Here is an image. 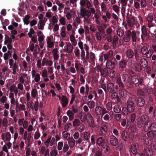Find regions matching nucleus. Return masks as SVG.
<instances>
[{
    "label": "nucleus",
    "instance_id": "14",
    "mask_svg": "<svg viewBox=\"0 0 156 156\" xmlns=\"http://www.w3.org/2000/svg\"><path fill=\"white\" fill-rule=\"evenodd\" d=\"M50 23L48 24V29L51 30L55 24H57L58 22V20L56 16H53L52 17L49 19Z\"/></svg>",
    "mask_w": 156,
    "mask_h": 156
},
{
    "label": "nucleus",
    "instance_id": "50",
    "mask_svg": "<svg viewBox=\"0 0 156 156\" xmlns=\"http://www.w3.org/2000/svg\"><path fill=\"white\" fill-rule=\"evenodd\" d=\"M5 143H6L7 142L6 141L5 142V141H1L0 142V144L1 145H2V150L5 152L7 154H8V153L9 152L8 150L10 149L11 147H9V148H8V147H7V146H6V147L7 148V149H6L5 148L4 149V145L5 144Z\"/></svg>",
    "mask_w": 156,
    "mask_h": 156
},
{
    "label": "nucleus",
    "instance_id": "49",
    "mask_svg": "<svg viewBox=\"0 0 156 156\" xmlns=\"http://www.w3.org/2000/svg\"><path fill=\"white\" fill-rule=\"evenodd\" d=\"M34 139V140H37L39 139L41 136V133L38 129L33 134Z\"/></svg>",
    "mask_w": 156,
    "mask_h": 156
},
{
    "label": "nucleus",
    "instance_id": "2",
    "mask_svg": "<svg viewBox=\"0 0 156 156\" xmlns=\"http://www.w3.org/2000/svg\"><path fill=\"white\" fill-rule=\"evenodd\" d=\"M78 45L81 50V58L82 60L84 59L85 55H87L89 52V47L86 43L80 40L78 43Z\"/></svg>",
    "mask_w": 156,
    "mask_h": 156
},
{
    "label": "nucleus",
    "instance_id": "38",
    "mask_svg": "<svg viewBox=\"0 0 156 156\" xmlns=\"http://www.w3.org/2000/svg\"><path fill=\"white\" fill-rule=\"evenodd\" d=\"M61 104L63 107H65L68 104V101L67 97L63 95L61 98Z\"/></svg>",
    "mask_w": 156,
    "mask_h": 156
},
{
    "label": "nucleus",
    "instance_id": "25",
    "mask_svg": "<svg viewBox=\"0 0 156 156\" xmlns=\"http://www.w3.org/2000/svg\"><path fill=\"white\" fill-rule=\"evenodd\" d=\"M96 143L99 146H104L106 144L105 140L102 137H99L96 140Z\"/></svg>",
    "mask_w": 156,
    "mask_h": 156
},
{
    "label": "nucleus",
    "instance_id": "29",
    "mask_svg": "<svg viewBox=\"0 0 156 156\" xmlns=\"http://www.w3.org/2000/svg\"><path fill=\"white\" fill-rule=\"evenodd\" d=\"M122 79L126 84L128 83L130 85H133V83L130 82L129 77L127 74H123L122 75Z\"/></svg>",
    "mask_w": 156,
    "mask_h": 156
},
{
    "label": "nucleus",
    "instance_id": "31",
    "mask_svg": "<svg viewBox=\"0 0 156 156\" xmlns=\"http://www.w3.org/2000/svg\"><path fill=\"white\" fill-rule=\"evenodd\" d=\"M72 24L70 23H68L66 24V29L67 32H70V34H72V32H74V34H75L76 29L74 28H73Z\"/></svg>",
    "mask_w": 156,
    "mask_h": 156
},
{
    "label": "nucleus",
    "instance_id": "8",
    "mask_svg": "<svg viewBox=\"0 0 156 156\" xmlns=\"http://www.w3.org/2000/svg\"><path fill=\"white\" fill-rule=\"evenodd\" d=\"M117 63V61L115 58H112L107 61L106 66L107 68L109 69H113Z\"/></svg>",
    "mask_w": 156,
    "mask_h": 156
},
{
    "label": "nucleus",
    "instance_id": "19",
    "mask_svg": "<svg viewBox=\"0 0 156 156\" xmlns=\"http://www.w3.org/2000/svg\"><path fill=\"white\" fill-rule=\"evenodd\" d=\"M135 102L137 106L142 107L145 104V101L142 97H138L136 98Z\"/></svg>",
    "mask_w": 156,
    "mask_h": 156
},
{
    "label": "nucleus",
    "instance_id": "28",
    "mask_svg": "<svg viewBox=\"0 0 156 156\" xmlns=\"http://www.w3.org/2000/svg\"><path fill=\"white\" fill-rule=\"evenodd\" d=\"M32 137V135L31 133H28L27 131L24 132L23 134V139L28 142L30 141Z\"/></svg>",
    "mask_w": 156,
    "mask_h": 156
},
{
    "label": "nucleus",
    "instance_id": "16",
    "mask_svg": "<svg viewBox=\"0 0 156 156\" xmlns=\"http://www.w3.org/2000/svg\"><path fill=\"white\" fill-rule=\"evenodd\" d=\"M137 23L136 19L134 17H132L127 21L128 25L131 27H134L135 25H136V27H137Z\"/></svg>",
    "mask_w": 156,
    "mask_h": 156
},
{
    "label": "nucleus",
    "instance_id": "33",
    "mask_svg": "<svg viewBox=\"0 0 156 156\" xmlns=\"http://www.w3.org/2000/svg\"><path fill=\"white\" fill-rule=\"evenodd\" d=\"M75 34H74V32H73L72 33V34H70L69 35V38L70 41L72 43V44L74 46H76L77 44V41L75 39Z\"/></svg>",
    "mask_w": 156,
    "mask_h": 156
},
{
    "label": "nucleus",
    "instance_id": "48",
    "mask_svg": "<svg viewBox=\"0 0 156 156\" xmlns=\"http://www.w3.org/2000/svg\"><path fill=\"white\" fill-rule=\"evenodd\" d=\"M9 90L11 92H14L15 94H16L18 92V90L16 87V86L14 84L11 85L9 88Z\"/></svg>",
    "mask_w": 156,
    "mask_h": 156
},
{
    "label": "nucleus",
    "instance_id": "44",
    "mask_svg": "<svg viewBox=\"0 0 156 156\" xmlns=\"http://www.w3.org/2000/svg\"><path fill=\"white\" fill-rule=\"evenodd\" d=\"M128 0H121L122 4L121 11L122 12H125V7L127 5Z\"/></svg>",
    "mask_w": 156,
    "mask_h": 156
},
{
    "label": "nucleus",
    "instance_id": "52",
    "mask_svg": "<svg viewBox=\"0 0 156 156\" xmlns=\"http://www.w3.org/2000/svg\"><path fill=\"white\" fill-rule=\"evenodd\" d=\"M59 23L63 26H64L66 24L67 21L66 18L65 16H62L61 19L59 20Z\"/></svg>",
    "mask_w": 156,
    "mask_h": 156
},
{
    "label": "nucleus",
    "instance_id": "12",
    "mask_svg": "<svg viewBox=\"0 0 156 156\" xmlns=\"http://www.w3.org/2000/svg\"><path fill=\"white\" fill-rule=\"evenodd\" d=\"M48 48H52L54 46V40L52 36H48L46 39Z\"/></svg>",
    "mask_w": 156,
    "mask_h": 156
},
{
    "label": "nucleus",
    "instance_id": "40",
    "mask_svg": "<svg viewBox=\"0 0 156 156\" xmlns=\"http://www.w3.org/2000/svg\"><path fill=\"white\" fill-rule=\"evenodd\" d=\"M148 61L145 58H142L140 59V64L143 68L147 67L148 65Z\"/></svg>",
    "mask_w": 156,
    "mask_h": 156
},
{
    "label": "nucleus",
    "instance_id": "37",
    "mask_svg": "<svg viewBox=\"0 0 156 156\" xmlns=\"http://www.w3.org/2000/svg\"><path fill=\"white\" fill-rule=\"evenodd\" d=\"M74 52L75 56L77 57L78 59L80 58L81 57V50L80 48L78 47H75L74 50Z\"/></svg>",
    "mask_w": 156,
    "mask_h": 156
},
{
    "label": "nucleus",
    "instance_id": "24",
    "mask_svg": "<svg viewBox=\"0 0 156 156\" xmlns=\"http://www.w3.org/2000/svg\"><path fill=\"white\" fill-rule=\"evenodd\" d=\"M130 30H127L126 32V35H124L123 37V40L125 42H128L130 39Z\"/></svg>",
    "mask_w": 156,
    "mask_h": 156
},
{
    "label": "nucleus",
    "instance_id": "63",
    "mask_svg": "<svg viewBox=\"0 0 156 156\" xmlns=\"http://www.w3.org/2000/svg\"><path fill=\"white\" fill-rule=\"evenodd\" d=\"M121 136L122 137L123 140L124 141H126L127 140V132L124 130L123 131L121 134Z\"/></svg>",
    "mask_w": 156,
    "mask_h": 156
},
{
    "label": "nucleus",
    "instance_id": "34",
    "mask_svg": "<svg viewBox=\"0 0 156 156\" xmlns=\"http://www.w3.org/2000/svg\"><path fill=\"white\" fill-rule=\"evenodd\" d=\"M92 152L94 156H102L101 153L96 147L93 148Z\"/></svg>",
    "mask_w": 156,
    "mask_h": 156
},
{
    "label": "nucleus",
    "instance_id": "56",
    "mask_svg": "<svg viewBox=\"0 0 156 156\" xmlns=\"http://www.w3.org/2000/svg\"><path fill=\"white\" fill-rule=\"evenodd\" d=\"M118 41V37L116 36H114L113 37L112 44L113 47L115 48L117 46V44Z\"/></svg>",
    "mask_w": 156,
    "mask_h": 156
},
{
    "label": "nucleus",
    "instance_id": "26",
    "mask_svg": "<svg viewBox=\"0 0 156 156\" xmlns=\"http://www.w3.org/2000/svg\"><path fill=\"white\" fill-rule=\"evenodd\" d=\"M111 14L108 12H107L105 15L102 16V18L105 23H107L109 22V19L111 18Z\"/></svg>",
    "mask_w": 156,
    "mask_h": 156
},
{
    "label": "nucleus",
    "instance_id": "17",
    "mask_svg": "<svg viewBox=\"0 0 156 156\" xmlns=\"http://www.w3.org/2000/svg\"><path fill=\"white\" fill-rule=\"evenodd\" d=\"M81 20L79 17L76 16L74 19L72 23L73 27L75 29H77L79 25L81 24Z\"/></svg>",
    "mask_w": 156,
    "mask_h": 156
},
{
    "label": "nucleus",
    "instance_id": "64",
    "mask_svg": "<svg viewBox=\"0 0 156 156\" xmlns=\"http://www.w3.org/2000/svg\"><path fill=\"white\" fill-rule=\"evenodd\" d=\"M58 151L56 148L51 149L50 152L51 156H56L58 154Z\"/></svg>",
    "mask_w": 156,
    "mask_h": 156
},
{
    "label": "nucleus",
    "instance_id": "53",
    "mask_svg": "<svg viewBox=\"0 0 156 156\" xmlns=\"http://www.w3.org/2000/svg\"><path fill=\"white\" fill-rule=\"evenodd\" d=\"M134 52L131 49L128 50L126 52V57L128 58H132L134 55Z\"/></svg>",
    "mask_w": 156,
    "mask_h": 156
},
{
    "label": "nucleus",
    "instance_id": "39",
    "mask_svg": "<svg viewBox=\"0 0 156 156\" xmlns=\"http://www.w3.org/2000/svg\"><path fill=\"white\" fill-rule=\"evenodd\" d=\"M108 91L109 93H112L114 90V84L112 83H109L107 85Z\"/></svg>",
    "mask_w": 156,
    "mask_h": 156
},
{
    "label": "nucleus",
    "instance_id": "9",
    "mask_svg": "<svg viewBox=\"0 0 156 156\" xmlns=\"http://www.w3.org/2000/svg\"><path fill=\"white\" fill-rule=\"evenodd\" d=\"M127 109L128 111L130 112H132L134 110V105L133 101L131 98H129L126 103Z\"/></svg>",
    "mask_w": 156,
    "mask_h": 156
},
{
    "label": "nucleus",
    "instance_id": "58",
    "mask_svg": "<svg viewBox=\"0 0 156 156\" xmlns=\"http://www.w3.org/2000/svg\"><path fill=\"white\" fill-rule=\"evenodd\" d=\"M121 111V107L118 105H115L114 107V111L115 113H119Z\"/></svg>",
    "mask_w": 156,
    "mask_h": 156
},
{
    "label": "nucleus",
    "instance_id": "46",
    "mask_svg": "<svg viewBox=\"0 0 156 156\" xmlns=\"http://www.w3.org/2000/svg\"><path fill=\"white\" fill-rule=\"evenodd\" d=\"M70 134L66 131H64L62 132V136L63 138L68 140L70 139Z\"/></svg>",
    "mask_w": 156,
    "mask_h": 156
},
{
    "label": "nucleus",
    "instance_id": "57",
    "mask_svg": "<svg viewBox=\"0 0 156 156\" xmlns=\"http://www.w3.org/2000/svg\"><path fill=\"white\" fill-rule=\"evenodd\" d=\"M8 124V121L6 117H4L2 119V125L4 127H7Z\"/></svg>",
    "mask_w": 156,
    "mask_h": 156
},
{
    "label": "nucleus",
    "instance_id": "27",
    "mask_svg": "<svg viewBox=\"0 0 156 156\" xmlns=\"http://www.w3.org/2000/svg\"><path fill=\"white\" fill-rule=\"evenodd\" d=\"M69 9V7L65 8L64 10V12L66 14V18L68 20L70 21L72 19V14L70 12H68L67 9Z\"/></svg>",
    "mask_w": 156,
    "mask_h": 156
},
{
    "label": "nucleus",
    "instance_id": "7",
    "mask_svg": "<svg viewBox=\"0 0 156 156\" xmlns=\"http://www.w3.org/2000/svg\"><path fill=\"white\" fill-rule=\"evenodd\" d=\"M145 18L147 22V24L149 28L155 26V24L152 22L153 17L151 13H149L145 16Z\"/></svg>",
    "mask_w": 156,
    "mask_h": 156
},
{
    "label": "nucleus",
    "instance_id": "62",
    "mask_svg": "<svg viewBox=\"0 0 156 156\" xmlns=\"http://www.w3.org/2000/svg\"><path fill=\"white\" fill-rule=\"evenodd\" d=\"M67 114L69 117V120H72L74 117L73 116L74 113L72 111L69 110L67 112Z\"/></svg>",
    "mask_w": 156,
    "mask_h": 156
},
{
    "label": "nucleus",
    "instance_id": "36",
    "mask_svg": "<svg viewBox=\"0 0 156 156\" xmlns=\"http://www.w3.org/2000/svg\"><path fill=\"white\" fill-rule=\"evenodd\" d=\"M119 91V94L122 97L126 98L128 95V92L126 90L124 89L123 88H121Z\"/></svg>",
    "mask_w": 156,
    "mask_h": 156
},
{
    "label": "nucleus",
    "instance_id": "10",
    "mask_svg": "<svg viewBox=\"0 0 156 156\" xmlns=\"http://www.w3.org/2000/svg\"><path fill=\"white\" fill-rule=\"evenodd\" d=\"M31 73L32 78L33 79V81L36 83L38 82L41 79L40 74L34 69L32 70Z\"/></svg>",
    "mask_w": 156,
    "mask_h": 156
},
{
    "label": "nucleus",
    "instance_id": "20",
    "mask_svg": "<svg viewBox=\"0 0 156 156\" xmlns=\"http://www.w3.org/2000/svg\"><path fill=\"white\" fill-rule=\"evenodd\" d=\"M47 20V19H46V20H41L38 21L37 23V27L38 29L42 30L44 29V26Z\"/></svg>",
    "mask_w": 156,
    "mask_h": 156
},
{
    "label": "nucleus",
    "instance_id": "18",
    "mask_svg": "<svg viewBox=\"0 0 156 156\" xmlns=\"http://www.w3.org/2000/svg\"><path fill=\"white\" fill-rule=\"evenodd\" d=\"M130 30V34L132 39L133 42H136L137 37L139 36L140 33L137 31H132Z\"/></svg>",
    "mask_w": 156,
    "mask_h": 156
},
{
    "label": "nucleus",
    "instance_id": "55",
    "mask_svg": "<svg viewBox=\"0 0 156 156\" xmlns=\"http://www.w3.org/2000/svg\"><path fill=\"white\" fill-rule=\"evenodd\" d=\"M100 129L101 132L102 134H105L106 133L107 131V128L106 125H102Z\"/></svg>",
    "mask_w": 156,
    "mask_h": 156
},
{
    "label": "nucleus",
    "instance_id": "59",
    "mask_svg": "<svg viewBox=\"0 0 156 156\" xmlns=\"http://www.w3.org/2000/svg\"><path fill=\"white\" fill-rule=\"evenodd\" d=\"M53 15V13L51 12V9H49L46 12L45 16L49 19L52 17Z\"/></svg>",
    "mask_w": 156,
    "mask_h": 156
},
{
    "label": "nucleus",
    "instance_id": "1",
    "mask_svg": "<svg viewBox=\"0 0 156 156\" xmlns=\"http://www.w3.org/2000/svg\"><path fill=\"white\" fill-rule=\"evenodd\" d=\"M149 122V117L146 115H143L141 117L138 119L137 125L140 128L144 125V130L145 132H147L149 129L152 131L156 132V123L153 122L148 126V123Z\"/></svg>",
    "mask_w": 156,
    "mask_h": 156
},
{
    "label": "nucleus",
    "instance_id": "15",
    "mask_svg": "<svg viewBox=\"0 0 156 156\" xmlns=\"http://www.w3.org/2000/svg\"><path fill=\"white\" fill-rule=\"evenodd\" d=\"M52 54L54 62H58L59 57V53L58 49L56 48L53 49L52 51Z\"/></svg>",
    "mask_w": 156,
    "mask_h": 156
},
{
    "label": "nucleus",
    "instance_id": "3",
    "mask_svg": "<svg viewBox=\"0 0 156 156\" xmlns=\"http://www.w3.org/2000/svg\"><path fill=\"white\" fill-rule=\"evenodd\" d=\"M1 138L3 141L6 142L7 143H5V144L4 147V149L6 148L7 149L6 146L8 148L9 147H11L12 145V144L10 142V141L11 139V135L9 132H7L5 133H3L1 135Z\"/></svg>",
    "mask_w": 156,
    "mask_h": 156
},
{
    "label": "nucleus",
    "instance_id": "60",
    "mask_svg": "<svg viewBox=\"0 0 156 156\" xmlns=\"http://www.w3.org/2000/svg\"><path fill=\"white\" fill-rule=\"evenodd\" d=\"M131 80L135 84H137L139 82V79H138L137 76L136 75L132 76L131 78Z\"/></svg>",
    "mask_w": 156,
    "mask_h": 156
},
{
    "label": "nucleus",
    "instance_id": "13",
    "mask_svg": "<svg viewBox=\"0 0 156 156\" xmlns=\"http://www.w3.org/2000/svg\"><path fill=\"white\" fill-rule=\"evenodd\" d=\"M95 113L97 115H101L103 116L105 113L107 112L105 108H102L100 106H97L95 109Z\"/></svg>",
    "mask_w": 156,
    "mask_h": 156
},
{
    "label": "nucleus",
    "instance_id": "11",
    "mask_svg": "<svg viewBox=\"0 0 156 156\" xmlns=\"http://www.w3.org/2000/svg\"><path fill=\"white\" fill-rule=\"evenodd\" d=\"M55 143V137L51 138V136L49 137L44 142V144L46 147H49L52 146Z\"/></svg>",
    "mask_w": 156,
    "mask_h": 156
},
{
    "label": "nucleus",
    "instance_id": "51",
    "mask_svg": "<svg viewBox=\"0 0 156 156\" xmlns=\"http://www.w3.org/2000/svg\"><path fill=\"white\" fill-rule=\"evenodd\" d=\"M101 11L103 12H107L108 7L106 4L104 2L101 3Z\"/></svg>",
    "mask_w": 156,
    "mask_h": 156
},
{
    "label": "nucleus",
    "instance_id": "47",
    "mask_svg": "<svg viewBox=\"0 0 156 156\" xmlns=\"http://www.w3.org/2000/svg\"><path fill=\"white\" fill-rule=\"evenodd\" d=\"M30 16L28 15H26L23 18V20L24 24L28 25L30 23Z\"/></svg>",
    "mask_w": 156,
    "mask_h": 156
},
{
    "label": "nucleus",
    "instance_id": "43",
    "mask_svg": "<svg viewBox=\"0 0 156 156\" xmlns=\"http://www.w3.org/2000/svg\"><path fill=\"white\" fill-rule=\"evenodd\" d=\"M79 117L82 122H84L86 121V114L84 113L80 112L79 114Z\"/></svg>",
    "mask_w": 156,
    "mask_h": 156
},
{
    "label": "nucleus",
    "instance_id": "32",
    "mask_svg": "<svg viewBox=\"0 0 156 156\" xmlns=\"http://www.w3.org/2000/svg\"><path fill=\"white\" fill-rule=\"evenodd\" d=\"M110 142L111 144L114 146H116L118 143L117 138L113 135L110 136Z\"/></svg>",
    "mask_w": 156,
    "mask_h": 156
},
{
    "label": "nucleus",
    "instance_id": "21",
    "mask_svg": "<svg viewBox=\"0 0 156 156\" xmlns=\"http://www.w3.org/2000/svg\"><path fill=\"white\" fill-rule=\"evenodd\" d=\"M65 51L67 53L70 54L73 51V45L70 43L67 44L66 46L65 47Z\"/></svg>",
    "mask_w": 156,
    "mask_h": 156
},
{
    "label": "nucleus",
    "instance_id": "6",
    "mask_svg": "<svg viewBox=\"0 0 156 156\" xmlns=\"http://www.w3.org/2000/svg\"><path fill=\"white\" fill-rule=\"evenodd\" d=\"M83 60L87 61L89 63L94 62L95 60H96L95 55L92 52L90 51L88 53L87 55H86Z\"/></svg>",
    "mask_w": 156,
    "mask_h": 156
},
{
    "label": "nucleus",
    "instance_id": "41",
    "mask_svg": "<svg viewBox=\"0 0 156 156\" xmlns=\"http://www.w3.org/2000/svg\"><path fill=\"white\" fill-rule=\"evenodd\" d=\"M83 138L85 140L87 141L89 140L90 137V133L89 131H85L83 133Z\"/></svg>",
    "mask_w": 156,
    "mask_h": 156
},
{
    "label": "nucleus",
    "instance_id": "30",
    "mask_svg": "<svg viewBox=\"0 0 156 156\" xmlns=\"http://www.w3.org/2000/svg\"><path fill=\"white\" fill-rule=\"evenodd\" d=\"M43 64L44 66L48 67L51 66L52 65L53 62L52 60L46 59L45 58H43Z\"/></svg>",
    "mask_w": 156,
    "mask_h": 156
},
{
    "label": "nucleus",
    "instance_id": "4",
    "mask_svg": "<svg viewBox=\"0 0 156 156\" xmlns=\"http://www.w3.org/2000/svg\"><path fill=\"white\" fill-rule=\"evenodd\" d=\"M82 7L80 8V16L81 17H89L92 13H94V8H91L90 10H86L84 9H82Z\"/></svg>",
    "mask_w": 156,
    "mask_h": 156
},
{
    "label": "nucleus",
    "instance_id": "22",
    "mask_svg": "<svg viewBox=\"0 0 156 156\" xmlns=\"http://www.w3.org/2000/svg\"><path fill=\"white\" fill-rule=\"evenodd\" d=\"M66 30L65 26H62L60 29V34L62 38H65L67 37V34L68 32L66 31Z\"/></svg>",
    "mask_w": 156,
    "mask_h": 156
},
{
    "label": "nucleus",
    "instance_id": "5",
    "mask_svg": "<svg viewBox=\"0 0 156 156\" xmlns=\"http://www.w3.org/2000/svg\"><path fill=\"white\" fill-rule=\"evenodd\" d=\"M140 52L143 55H146V58H149L153 54V51L152 50H148L146 46H143L141 49Z\"/></svg>",
    "mask_w": 156,
    "mask_h": 156
},
{
    "label": "nucleus",
    "instance_id": "54",
    "mask_svg": "<svg viewBox=\"0 0 156 156\" xmlns=\"http://www.w3.org/2000/svg\"><path fill=\"white\" fill-rule=\"evenodd\" d=\"M43 60L42 59V61L40 59H38L37 60L36 66L38 69L41 68L42 66H44L43 65Z\"/></svg>",
    "mask_w": 156,
    "mask_h": 156
},
{
    "label": "nucleus",
    "instance_id": "61",
    "mask_svg": "<svg viewBox=\"0 0 156 156\" xmlns=\"http://www.w3.org/2000/svg\"><path fill=\"white\" fill-rule=\"evenodd\" d=\"M126 64V60L124 59L122 60H121L119 62V65L120 68H124L125 67Z\"/></svg>",
    "mask_w": 156,
    "mask_h": 156
},
{
    "label": "nucleus",
    "instance_id": "35",
    "mask_svg": "<svg viewBox=\"0 0 156 156\" xmlns=\"http://www.w3.org/2000/svg\"><path fill=\"white\" fill-rule=\"evenodd\" d=\"M37 36L38 37V41L39 43L42 42L44 41L45 36L41 31H38L37 33Z\"/></svg>",
    "mask_w": 156,
    "mask_h": 156
},
{
    "label": "nucleus",
    "instance_id": "45",
    "mask_svg": "<svg viewBox=\"0 0 156 156\" xmlns=\"http://www.w3.org/2000/svg\"><path fill=\"white\" fill-rule=\"evenodd\" d=\"M68 141V145L70 148L73 147L75 145V140L73 138H70Z\"/></svg>",
    "mask_w": 156,
    "mask_h": 156
},
{
    "label": "nucleus",
    "instance_id": "23",
    "mask_svg": "<svg viewBox=\"0 0 156 156\" xmlns=\"http://www.w3.org/2000/svg\"><path fill=\"white\" fill-rule=\"evenodd\" d=\"M28 76L25 73H22L19 78V80L20 83H23L27 80Z\"/></svg>",
    "mask_w": 156,
    "mask_h": 156
},
{
    "label": "nucleus",
    "instance_id": "42",
    "mask_svg": "<svg viewBox=\"0 0 156 156\" xmlns=\"http://www.w3.org/2000/svg\"><path fill=\"white\" fill-rule=\"evenodd\" d=\"M26 110L25 106L24 105L20 104L19 106L16 107V112L17 113Z\"/></svg>",
    "mask_w": 156,
    "mask_h": 156
}]
</instances>
